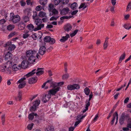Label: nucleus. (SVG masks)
Segmentation results:
<instances>
[{"label":"nucleus","mask_w":131,"mask_h":131,"mask_svg":"<svg viewBox=\"0 0 131 131\" xmlns=\"http://www.w3.org/2000/svg\"><path fill=\"white\" fill-rule=\"evenodd\" d=\"M40 101L39 100H36L33 103V105L37 107L40 104Z\"/></svg>","instance_id":"nucleus-32"},{"label":"nucleus","mask_w":131,"mask_h":131,"mask_svg":"<svg viewBox=\"0 0 131 131\" xmlns=\"http://www.w3.org/2000/svg\"><path fill=\"white\" fill-rule=\"evenodd\" d=\"M85 3H83L81 4L80 6L79 7V9L83 8V9H84L87 7V5H86Z\"/></svg>","instance_id":"nucleus-24"},{"label":"nucleus","mask_w":131,"mask_h":131,"mask_svg":"<svg viewBox=\"0 0 131 131\" xmlns=\"http://www.w3.org/2000/svg\"><path fill=\"white\" fill-rule=\"evenodd\" d=\"M78 120L77 121H76L75 122V123L74 126V127H76L79 124V123L82 121V120H80L78 118L77 119Z\"/></svg>","instance_id":"nucleus-44"},{"label":"nucleus","mask_w":131,"mask_h":131,"mask_svg":"<svg viewBox=\"0 0 131 131\" xmlns=\"http://www.w3.org/2000/svg\"><path fill=\"white\" fill-rule=\"evenodd\" d=\"M125 56L126 55L125 53H124L121 56L119 59L122 60L125 59Z\"/></svg>","instance_id":"nucleus-52"},{"label":"nucleus","mask_w":131,"mask_h":131,"mask_svg":"<svg viewBox=\"0 0 131 131\" xmlns=\"http://www.w3.org/2000/svg\"><path fill=\"white\" fill-rule=\"evenodd\" d=\"M5 115L3 114L1 116V120L2 123V124L3 125L4 124V122L5 121Z\"/></svg>","instance_id":"nucleus-40"},{"label":"nucleus","mask_w":131,"mask_h":131,"mask_svg":"<svg viewBox=\"0 0 131 131\" xmlns=\"http://www.w3.org/2000/svg\"><path fill=\"white\" fill-rule=\"evenodd\" d=\"M61 14L62 15H64L66 14V8H64L61 12Z\"/></svg>","instance_id":"nucleus-60"},{"label":"nucleus","mask_w":131,"mask_h":131,"mask_svg":"<svg viewBox=\"0 0 131 131\" xmlns=\"http://www.w3.org/2000/svg\"><path fill=\"white\" fill-rule=\"evenodd\" d=\"M116 116L115 115V113L113 115V118L112 120L111 121V124L112 125H113L114 124V121L115 119V117Z\"/></svg>","instance_id":"nucleus-46"},{"label":"nucleus","mask_w":131,"mask_h":131,"mask_svg":"<svg viewBox=\"0 0 131 131\" xmlns=\"http://www.w3.org/2000/svg\"><path fill=\"white\" fill-rule=\"evenodd\" d=\"M50 39V42L51 44H53L55 42V40L54 39L51 37Z\"/></svg>","instance_id":"nucleus-57"},{"label":"nucleus","mask_w":131,"mask_h":131,"mask_svg":"<svg viewBox=\"0 0 131 131\" xmlns=\"http://www.w3.org/2000/svg\"><path fill=\"white\" fill-rule=\"evenodd\" d=\"M24 12L25 14L27 16L29 17H30L31 15V10L30 9L27 8L26 9L24 10Z\"/></svg>","instance_id":"nucleus-10"},{"label":"nucleus","mask_w":131,"mask_h":131,"mask_svg":"<svg viewBox=\"0 0 131 131\" xmlns=\"http://www.w3.org/2000/svg\"><path fill=\"white\" fill-rule=\"evenodd\" d=\"M5 72L6 73L10 74L11 73V68H5Z\"/></svg>","instance_id":"nucleus-41"},{"label":"nucleus","mask_w":131,"mask_h":131,"mask_svg":"<svg viewBox=\"0 0 131 131\" xmlns=\"http://www.w3.org/2000/svg\"><path fill=\"white\" fill-rule=\"evenodd\" d=\"M98 117V114H96L95 116L94 117V118L93 119V123L95 122L97 120V119Z\"/></svg>","instance_id":"nucleus-55"},{"label":"nucleus","mask_w":131,"mask_h":131,"mask_svg":"<svg viewBox=\"0 0 131 131\" xmlns=\"http://www.w3.org/2000/svg\"><path fill=\"white\" fill-rule=\"evenodd\" d=\"M90 105V101L88 100H86L85 102V108L87 110H88V107Z\"/></svg>","instance_id":"nucleus-34"},{"label":"nucleus","mask_w":131,"mask_h":131,"mask_svg":"<svg viewBox=\"0 0 131 131\" xmlns=\"http://www.w3.org/2000/svg\"><path fill=\"white\" fill-rule=\"evenodd\" d=\"M72 28L71 25L69 23H68L66 25V31H67L71 30Z\"/></svg>","instance_id":"nucleus-25"},{"label":"nucleus","mask_w":131,"mask_h":131,"mask_svg":"<svg viewBox=\"0 0 131 131\" xmlns=\"http://www.w3.org/2000/svg\"><path fill=\"white\" fill-rule=\"evenodd\" d=\"M11 43V41H8L7 42L4 43V42L3 41H0V46H3L5 47H6L8 45Z\"/></svg>","instance_id":"nucleus-14"},{"label":"nucleus","mask_w":131,"mask_h":131,"mask_svg":"<svg viewBox=\"0 0 131 131\" xmlns=\"http://www.w3.org/2000/svg\"><path fill=\"white\" fill-rule=\"evenodd\" d=\"M50 38L51 37L50 36H46L44 37L43 39V40L46 42H49L50 41Z\"/></svg>","instance_id":"nucleus-30"},{"label":"nucleus","mask_w":131,"mask_h":131,"mask_svg":"<svg viewBox=\"0 0 131 131\" xmlns=\"http://www.w3.org/2000/svg\"><path fill=\"white\" fill-rule=\"evenodd\" d=\"M37 107L33 105V106L30 108V111L31 112L35 111L36 110Z\"/></svg>","instance_id":"nucleus-42"},{"label":"nucleus","mask_w":131,"mask_h":131,"mask_svg":"<svg viewBox=\"0 0 131 131\" xmlns=\"http://www.w3.org/2000/svg\"><path fill=\"white\" fill-rule=\"evenodd\" d=\"M73 86L72 85H68L67 87V89L69 90H73Z\"/></svg>","instance_id":"nucleus-43"},{"label":"nucleus","mask_w":131,"mask_h":131,"mask_svg":"<svg viewBox=\"0 0 131 131\" xmlns=\"http://www.w3.org/2000/svg\"><path fill=\"white\" fill-rule=\"evenodd\" d=\"M29 62L28 61L25 60L22 62L21 64V68H22L23 69H25L28 66V63Z\"/></svg>","instance_id":"nucleus-9"},{"label":"nucleus","mask_w":131,"mask_h":131,"mask_svg":"<svg viewBox=\"0 0 131 131\" xmlns=\"http://www.w3.org/2000/svg\"><path fill=\"white\" fill-rule=\"evenodd\" d=\"M5 68H11L12 67V63L11 61H8L4 64Z\"/></svg>","instance_id":"nucleus-15"},{"label":"nucleus","mask_w":131,"mask_h":131,"mask_svg":"<svg viewBox=\"0 0 131 131\" xmlns=\"http://www.w3.org/2000/svg\"><path fill=\"white\" fill-rule=\"evenodd\" d=\"M42 8V7L41 6L38 5L36 7V9L37 11H39L41 10Z\"/></svg>","instance_id":"nucleus-51"},{"label":"nucleus","mask_w":131,"mask_h":131,"mask_svg":"<svg viewBox=\"0 0 131 131\" xmlns=\"http://www.w3.org/2000/svg\"><path fill=\"white\" fill-rule=\"evenodd\" d=\"M86 115V114H85V115L81 116L80 115H78V116L77 117L80 120H81L83 118L85 117Z\"/></svg>","instance_id":"nucleus-47"},{"label":"nucleus","mask_w":131,"mask_h":131,"mask_svg":"<svg viewBox=\"0 0 131 131\" xmlns=\"http://www.w3.org/2000/svg\"><path fill=\"white\" fill-rule=\"evenodd\" d=\"M33 114V113H32L30 114L29 115L28 118L29 119L32 120L33 119L34 117V116Z\"/></svg>","instance_id":"nucleus-48"},{"label":"nucleus","mask_w":131,"mask_h":131,"mask_svg":"<svg viewBox=\"0 0 131 131\" xmlns=\"http://www.w3.org/2000/svg\"><path fill=\"white\" fill-rule=\"evenodd\" d=\"M20 4L22 6H24L26 4V3L23 0H22L20 2Z\"/></svg>","instance_id":"nucleus-62"},{"label":"nucleus","mask_w":131,"mask_h":131,"mask_svg":"<svg viewBox=\"0 0 131 131\" xmlns=\"http://www.w3.org/2000/svg\"><path fill=\"white\" fill-rule=\"evenodd\" d=\"M36 69H33L30 72L24 76V77L21 78L17 82V83L20 84L19 85L18 87L20 89H21L24 88L26 85V82L24 81L26 79V78H28L30 76H31L34 74L35 73V71Z\"/></svg>","instance_id":"nucleus-3"},{"label":"nucleus","mask_w":131,"mask_h":131,"mask_svg":"<svg viewBox=\"0 0 131 131\" xmlns=\"http://www.w3.org/2000/svg\"><path fill=\"white\" fill-rule=\"evenodd\" d=\"M29 17L26 15L24 16L23 17V21L25 23L28 21L29 20Z\"/></svg>","instance_id":"nucleus-23"},{"label":"nucleus","mask_w":131,"mask_h":131,"mask_svg":"<svg viewBox=\"0 0 131 131\" xmlns=\"http://www.w3.org/2000/svg\"><path fill=\"white\" fill-rule=\"evenodd\" d=\"M29 36V34L28 32H25L23 35V37L24 39H26L28 38Z\"/></svg>","instance_id":"nucleus-36"},{"label":"nucleus","mask_w":131,"mask_h":131,"mask_svg":"<svg viewBox=\"0 0 131 131\" xmlns=\"http://www.w3.org/2000/svg\"><path fill=\"white\" fill-rule=\"evenodd\" d=\"M17 34V33L15 31L12 32L9 35L8 37L9 38Z\"/></svg>","instance_id":"nucleus-45"},{"label":"nucleus","mask_w":131,"mask_h":131,"mask_svg":"<svg viewBox=\"0 0 131 131\" xmlns=\"http://www.w3.org/2000/svg\"><path fill=\"white\" fill-rule=\"evenodd\" d=\"M38 16L41 18H43L47 16L46 13L44 12L40 11L38 14Z\"/></svg>","instance_id":"nucleus-21"},{"label":"nucleus","mask_w":131,"mask_h":131,"mask_svg":"<svg viewBox=\"0 0 131 131\" xmlns=\"http://www.w3.org/2000/svg\"><path fill=\"white\" fill-rule=\"evenodd\" d=\"M108 42L107 41H105L103 45L104 49H106L108 46Z\"/></svg>","instance_id":"nucleus-49"},{"label":"nucleus","mask_w":131,"mask_h":131,"mask_svg":"<svg viewBox=\"0 0 131 131\" xmlns=\"http://www.w3.org/2000/svg\"><path fill=\"white\" fill-rule=\"evenodd\" d=\"M37 51L30 50L27 51L26 53V57L28 58L29 63H33L36 62V58L39 59V55L38 54Z\"/></svg>","instance_id":"nucleus-1"},{"label":"nucleus","mask_w":131,"mask_h":131,"mask_svg":"<svg viewBox=\"0 0 131 131\" xmlns=\"http://www.w3.org/2000/svg\"><path fill=\"white\" fill-rule=\"evenodd\" d=\"M60 41L61 42H64L66 41V36L62 37V38L60 40Z\"/></svg>","instance_id":"nucleus-56"},{"label":"nucleus","mask_w":131,"mask_h":131,"mask_svg":"<svg viewBox=\"0 0 131 131\" xmlns=\"http://www.w3.org/2000/svg\"><path fill=\"white\" fill-rule=\"evenodd\" d=\"M14 28L15 26L14 25L10 24L7 26V29L9 31H11L14 29Z\"/></svg>","instance_id":"nucleus-26"},{"label":"nucleus","mask_w":131,"mask_h":131,"mask_svg":"<svg viewBox=\"0 0 131 131\" xmlns=\"http://www.w3.org/2000/svg\"><path fill=\"white\" fill-rule=\"evenodd\" d=\"M131 8V3H129L127 7V10L129 11Z\"/></svg>","instance_id":"nucleus-58"},{"label":"nucleus","mask_w":131,"mask_h":131,"mask_svg":"<svg viewBox=\"0 0 131 131\" xmlns=\"http://www.w3.org/2000/svg\"><path fill=\"white\" fill-rule=\"evenodd\" d=\"M78 31V29H76L74 30L72 33H71L70 34V36L71 37L74 36L76 34Z\"/></svg>","instance_id":"nucleus-39"},{"label":"nucleus","mask_w":131,"mask_h":131,"mask_svg":"<svg viewBox=\"0 0 131 131\" xmlns=\"http://www.w3.org/2000/svg\"><path fill=\"white\" fill-rule=\"evenodd\" d=\"M20 69V66L16 64H14L13 66H12V69L14 71H16L18 70H19Z\"/></svg>","instance_id":"nucleus-18"},{"label":"nucleus","mask_w":131,"mask_h":131,"mask_svg":"<svg viewBox=\"0 0 131 131\" xmlns=\"http://www.w3.org/2000/svg\"><path fill=\"white\" fill-rule=\"evenodd\" d=\"M84 92L86 95H88L89 94L90 90L88 88L86 87L84 89Z\"/></svg>","instance_id":"nucleus-29"},{"label":"nucleus","mask_w":131,"mask_h":131,"mask_svg":"<svg viewBox=\"0 0 131 131\" xmlns=\"http://www.w3.org/2000/svg\"><path fill=\"white\" fill-rule=\"evenodd\" d=\"M42 22V20L41 19L36 18L35 19V23L36 25H37V27L35 28L34 31H37L40 30L42 28L44 27V24H41Z\"/></svg>","instance_id":"nucleus-5"},{"label":"nucleus","mask_w":131,"mask_h":131,"mask_svg":"<svg viewBox=\"0 0 131 131\" xmlns=\"http://www.w3.org/2000/svg\"><path fill=\"white\" fill-rule=\"evenodd\" d=\"M4 66V64L0 66V71L1 72H5V68Z\"/></svg>","instance_id":"nucleus-38"},{"label":"nucleus","mask_w":131,"mask_h":131,"mask_svg":"<svg viewBox=\"0 0 131 131\" xmlns=\"http://www.w3.org/2000/svg\"><path fill=\"white\" fill-rule=\"evenodd\" d=\"M40 4L43 5L46 4L47 2V0H39Z\"/></svg>","instance_id":"nucleus-33"},{"label":"nucleus","mask_w":131,"mask_h":131,"mask_svg":"<svg viewBox=\"0 0 131 131\" xmlns=\"http://www.w3.org/2000/svg\"><path fill=\"white\" fill-rule=\"evenodd\" d=\"M25 26V24L23 22H21L18 25L19 28L20 30L24 29Z\"/></svg>","instance_id":"nucleus-20"},{"label":"nucleus","mask_w":131,"mask_h":131,"mask_svg":"<svg viewBox=\"0 0 131 131\" xmlns=\"http://www.w3.org/2000/svg\"><path fill=\"white\" fill-rule=\"evenodd\" d=\"M12 42H11V43L8 45V47H6L5 49V52H8L12 53V51L14 50L16 47V46L14 44H12Z\"/></svg>","instance_id":"nucleus-6"},{"label":"nucleus","mask_w":131,"mask_h":131,"mask_svg":"<svg viewBox=\"0 0 131 131\" xmlns=\"http://www.w3.org/2000/svg\"><path fill=\"white\" fill-rule=\"evenodd\" d=\"M5 52L6 53V54L5 56V60L8 61H10L13 57L12 53L8 52Z\"/></svg>","instance_id":"nucleus-8"},{"label":"nucleus","mask_w":131,"mask_h":131,"mask_svg":"<svg viewBox=\"0 0 131 131\" xmlns=\"http://www.w3.org/2000/svg\"><path fill=\"white\" fill-rule=\"evenodd\" d=\"M60 87L58 86H55L52 89L50 90L48 94L44 95L42 98V101L44 103L47 102L51 98V95H54L59 90Z\"/></svg>","instance_id":"nucleus-2"},{"label":"nucleus","mask_w":131,"mask_h":131,"mask_svg":"<svg viewBox=\"0 0 131 131\" xmlns=\"http://www.w3.org/2000/svg\"><path fill=\"white\" fill-rule=\"evenodd\" d=\"M46 48L45 46H42L39 49V53L41 55L43 54L46 52Z\"/></svg>","instance_id":"nucleus-12"},{"label":"nucleus","mask_w":131,"mask_h":131,"mask_svg":"<svg viewBox=\"0 0 131 131\" xmlns=\"http://www.w3.org/2000/svg\"><path fill=\"white\" fill-rule=\"evenodd\" d=\"M37 15V13L36 12H35L34 13V15L33 16V18L34 19H36V17Z\"/></svg>","instance_id":"nucleus-61"},{"label":"nucleus","mask_w":131,"mask_h":131,"mask_svg":"<svg viewBox=\"0 0 131 131\" xmlns=\"http://www.w3.org/2000/svg\"><path fill=\"white\" fill-rule=\"evenodd\" d=\"M47 131H53V129L50 126H49L47 128Z\"/></svg>","instance_id":"nucleus-59"},{"label":"nucleus","mask_w":131,"mask_h":131,"mask_svg":"<svg viewBox=\"0 0 131 131\" xmlns=\"http://www.w3.org/2000/svg\"><path fill=\"white\" fill-rule=\"evenodd\" d=\"M53 5L51 4H50L48 5V9L49 10V12L51 10H53L54 7Z\"/></svg>","instance_id":"nucleus-37"},{"label":"nucleus","mask_w":131,"mask_h":131,"mask_svg":"<svg viewBox=\"0 0 131 131\" xmlns=\"http://www.w3.org/2000/svg\"><path fill=\"white\" fill-rule=\"evenodd\" d=\"M73 86V90H78L80 88V86L77 84H74L72 85Z\"/></svg>","instance_id":"nucleus-35"},{"label":"nucleus","mask_w":131,"mask_h":131,"mask_svg":"<svg viewBox=\"0 0 131 131\" xmlns=\"http://www.w3.org/2000/svg\"><path fill=\"white\" fill-rule=\"evenodd\" d=\"M126 116L125 115V113H123L122 114L119 121V123L120 125H122L123 124Z\"/></svg>","instance_id":"nucleus-11"},{"label":"nucleus","mask_w":131,"mask_h":131,"mask_svg":"<svg viewBox=\"0 0 131 131\" xmlns=\"http://www.w3.org/2000/svg\"><path fill=\"white\" fill-rule=\"evenodd\" d=\"M34 124L32 123L30 124H29L28 125L27 127V128L28 129H29L30 130H31L32 128V127L33 126Z\"/></svg>","instance_id":"nucleus-53"},{"label":"nucleus","mask_w":131,"mask_h":131,"mask_svg":"<svg viewBox=\"0 0 131 131\" xmlns=\"http://www.w3.org/2000/svg\"><path fill=\"white\" fill-rule=\"evenodd\" d=\"M27 27L28 28L29 30L34 31L35 28L32 24H30L28 25Z\"/></svg>","instance_id":"nucleus-28"},{"label":"nucleus","mask_w":131,"mask_h":131,"mask_svg":"<svg viewBox=\"0 0 131 131\" xmlns=\"http://www.w3.org/2000/svg\"><path fill=\"white\" fill-rule=\"evenodd\" d=\"M52 1L54 2L55 5H58L61 2V4L62 5H61L62 8L65 5L66 1L65 0H52Z\"/></svg>","instance_id":"nucleus-7"},{"label":"nucleus","mask_w":131,"mask_h":131,"mask_svg":"<svg viewBox=\"0 0 131 131\" xmlns=\"http://www.w3.org/2000/svg\"><path fill=\"white\" fill-rule=\"evenodd\" d=\"M78 12V10H74L71 13L72 15H75Z\"/></svg>","instance_id":"nucleus-64"},{"label":"nucleus","mask_w":131,"mask_h":131,"mask_svg":"<svg viewBox=\"0 0 131 131\" xmlns=\"http://www.w3.org/2000/svg\"><path fill=\"white\" fill-rule=\"evenodd\" d=\"M43 69L42 68H38L37 70V72H36V74L37 75H41L44 73V71L43 70Z\"/></svg>","instance_id":"nucleus-16"},{"label":"nucleus","mask_w":131,"mask_h":131,"mask_svg":"<svg viewBox=\"0 0 131 131\" xmlns=\"http://www.w3.org/2000/svg\"><path fill=\"white\" fill-rule=\"evenodd\" d=\"M20 19V17L19 15H15L14 14L12 13H10L9 20L12 21L13 23H17L19 21Z\"/></svg>","instance_id":"nucleus-4"},{"label":"nucleus","mask_w":131,"mask_h":131,"mask_svg":"<svg viewBox=\"0 0 131 131\" xmlns=\"http://www.w3.org/2000/svg\"><path fill=\"white\" fill-rule=\"evenodd\" d=\"M50 16L53 15H57L58 13V10L55 8L53 9V10H51L50 12Z\"/></svg>","instance_id":"nucleus-17"},{"label":"nucleus","mask_w":131,"mask_h":131,"mask_svg":"<svg viewBox=\"0 0 131 131\" xmlns=\"http://www.w3.org/2000/svg\"><path fill=\"white\" fill-rule=\"evenodd\" d=\"M130 23H127L125 24L123 26L124 28L126 29L129 30L131 28V25L130 26Z\"/></svg>","instance_id":"nucleus-27"},{"label":"nucleus","mask_w":131,"mask_h":131,"mask_svg":"<svg viewBox=\"0 0 131 131\" xmlns=\"http://www.w3.org/2000/svg\"><path fill=\"white\" fill-rule=\"evenodd\" d=\"M48 83H49L50 84V85L53 83L52 80H48L46 82L43 83L42 86V88H44L46 85V84Z\"/></svg>","instance_id":"nucleus-31"},{"label":"nucleus","mask_w":131,"mask_h":131,"mask_svg":"<svg viewBox=\"0 0 131 131\" xmlns=\"http://www.w3.org/2000/svg\"><path fill=\"white\" fill-rule=\"evenodd\" d=\"M78 4L76 2H74L71 5L70 7L73 10H75L78 7Z\"/></svg>","instance_id":"nucleus-19"},{"label":"nucleus","mask_w":131,"mask_h":131,"mask_svg":"<svg viewBox=\"0 0 131 131\" xmlns=\"http://www.w3.org/2000/svg\"><path fill=\"white\" fill-rule=\"evenodd\" d=\"M6 21V20L4 19H3L0 20V24H3Z\"/></svg>","instance_id":"nucleus-63"},{"label":"nucleus","mask_w":131,"mask_h":131,"mask_svg":"<svg viewBox=\"0 0 131 131\" xmlns=\"http://www.w3.org/2000/svg\"><path fill=\"white\" fill-rule=\"evenodd\" d=\"M22 93L21 92L19 91L18 92V97H15V99L16 101L18 100V99L19 101H20L21 99Z\"/></svg>","instance_id":"nucleus-22"},{"label":"nucleus","mask_w":131,"mask_h":131,"mask_svg":"<svg viewBox=\"0 0 131 131\" xmlns=\"http://www.w3.org/2000/svg\"><path fill=\"white\" fill-rule=\"evenodd\" d=\"M37 80V77H36L30 78L28 80V82L30 84L36 82Z\"/></svg>","instance_id":"nucleus-13"},{"label":"nucleus","mask_w":131,"mask_h":131,"mask_svg":"<svg viewBox=\"0 0 131 131\" xmlns=\"http://www.w3.org/2000/svg\"><path fill=\"white\" fill-rule=\"evenodd\" d=\"M41 20H42L43 22L46 23L48 21V19L47 16L43 17Z\"/></svg>","instance_id":"nucleus-50"},{"label":"nucleus","mask_w":131,"mask_h":131,"mask_svg":"<svg viewBox=\"0 0 131 131\" xmlns=\"http://www.w3.org/2000/svg\"><path fill=\"white\" fill-rule=\"evenodd\" d=\"M58 17V16L55 17L54 16H53L50 18V20L51 21L56 20L57 19Z\"/></svg>","instance_id":"nucleus-54"}]
</instances>
